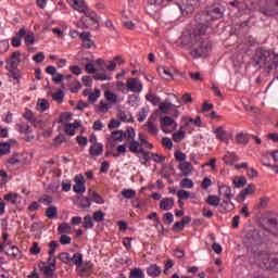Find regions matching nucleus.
I'll return each instance as SVG.
<instances>
[{
  "mask_svg": "<svg viewBox=\"0 0 278 278\" xmlns=\"http://www.w3.org/2000/svg\"><path fill=\"white\" fill-rule=\"evenodd\" d=\"M217 207L220 214H227V212H232V210L236 208V205L233 202H231V200H223L219 202V206Z\"/></svg>",
  "mask_w": 278,
  "mask_h": 278,
  "instance_id": "nucleus-12",
  "label": "nucleus"
},
{
  "mask_svg": "<svg viewBox=\"0 0 278 278\" xmlns=\"http://www.w3.org/2000/svg\"><path fill=\"white\" fill-rule=\"evenodd\" d=\"M72 240L73 239L68 235H62L60 237L59 242H61V244H63V245H66V244H71Z\"/></svg>",
  "mask_w": 278,
  "mask_h": 278,
  "instance_id": "nucleus-62",
  "label": "nucleus"
},
{
  "mask_svg": "<svg viewBox=\"0 0 278 278\" xmlns=\"http://www.w3.org/2000/svg\"><path fill=\"white\" fill-rule=\"evenodd\" d=\"M72 8H74V10H77V12H81L84 14L88 12V5L86 4V2H84V0H72Z\"/></svg>",
  "mask_w": 278,
  "mask_h": 278,
  "instance_id": "nucleus-19",
  "label": "nucleus"
},
{
  "mask_svg": "<svg viewBox=\"0 0 278 278\" xmlns=\"http://www.w3.org/2000/svg\"><path fill=\"white\" fill-rule=\"evenodd\" d=\"M20 134H31V129L29 128V125L26 124H17Z\"/></svg>",
  "mask_w": 278,
  "mask_h": 278,
  "instance_id": "nucleus-55",
  "label": "nucleus"
},
{
  "mask_svg": "<svg viewBox=\"0 0 278 278\" xmlns=\"http://www.w3.org/2000/svg\"><path fill=\"white\" fill-rule=\"evenodd\" d=\"M53 101H56L58 103H63L64 101V91L58 90L55 93L52 94Z\"/></svg>",
  "mask_w": 278,
  "mask_h": 278,
  "instance_id": "nucleus-45",
  "label": "nucleus"
},
{
  "mask_svg": "<svg viewBox=\"0 0 278 278\" xmlns=\"http://www.w3.org/2000/svg\"><path fill=\"white\" fill-rule=\"evenodd\" d=\"M122 194L125 199H134L136 197V190L134 189H124Z\"/></svg>",
  "mask_w": 278,
  "mask_h": 278,
  "instance_id": "nucleus-52",
  "label": "nucleus"
},
{
  "mask_svg": "<svg viewBox=\"0 0 278 278\" xmlns=\"http://www.w3.org/2000/svg\"><path fill=\"white\" fill-rule=\"evenodd\" d=\"M7 71H9V77H12V79H15V80L21 79V71H18V68L7 70Z\"/></svg>",
  "mask_w": 278,
  "mask_h": 278,
  "instance_id": "nucleus-51",
  "label": "nucleus"
},
{
  "mask_svg": "<svg viewBox=\"0 0 278 278\" xmlns=\"http://www.w3.org/2000/svg\"><path fill=\"white\" fill-rule=\"evenodd\" d=\"M116 151L117 152L113 153L114 157H118V155H125L127 153V143L119 144Z\"/></svg>",
  "mask_w": 278,
  "mask_h": 278,
  "instance_id": "nucleus-40",
  "label": "nucleus"
},
{
  "mask_svg": "<svg viewBox=\"0 0 278 278\" xmlns=\"http://www.w3.org/2000/svg\"><path fill=\"white\" fill-rule=\"evenodd\" d=\"M118 111L119 114L117 115V117L122 119L123 123H134V117L130 116L129 118H127V114L125 113V111H121V109H118Z\"/></svg>",
  "mask_w": 278,
  "mask_h": 278,
  "instance_id": "nucleus-48",
  "label": "nucleus"
},
{
  "mask_svg": "<svg viewBox=\"0 0 278 278\" xmlns=\"http://www.w3.org/2000/svg\"><path fill=\"white\" fill-rule=\"evenodd\" d=\"M232 184L235 188H244V186H247V177L237 176L233 178Z\"/></svg>",
  "mask_w": 278,
  "mask_h": 278,
  "instance_id": "nucleus-28",
  "label": "nucleus"
},
{
  "mask_svg": "<svg viewBox=\"0 0 278 278\" xmlns=\"http://www.w3.org/2000/svg\"><path fill=\"white\" fill-rule=\"evenodd\" d=\"M175 206V199L173 198H164L160 202V208L163 210L164 212H168V210H173Z\"/></svg>",
  "mask_w": 278,
  "mask_h": 278,
  "instance_id": "nucleus-17",
  "label": "nucleus"
},
{
  "mask_svg": "<svg viewBox=\"0 0 278 278\" xmlns=\"http://www.w3.org/2000/svg\"><path fill=\"white\" fill-rule=\"evenodd\" d=\"M113 136L116 137V142H123V140H127V132L124 130H114Z\"/></svg>",
  "mask_w": 278,
  "mask_h": 278,
  "instance_id": "nucleus-39",
  "label": "nucleus"
},
{
  "mask_svg": "<svg viewBox=\"0 0 278 278\" xmlns=\"http://www.w3.org/2000/svg\"><path fill=\"white\" fill-rule=\"evenodd\" d=\"M265 7H261L258 12L264 16H277L278 15V0H265Z\"/></svg>",
  "mask_w": 278,
  "mask_h": 278,
  "instance_id": "nucleus-6",
  "label": "nucleus"
},
{
  "mask_svg": "<svg viewBox=\"0 0 278 278\" xmlns=\"http://www.w3.org/2000/svg\"><path fill=\"white\" fill-rule=\"evenodd\" d=\"M40 245H38V242H34L33 243V247L29 249V253L31 255H40Z\"/></svg>",
  "mask_w": 278,
  "mask_h": 278,
  "instance_id": "nucleus-60",
  "label": "nucleus"
},
{
  "mask_svg": "<svg viewBox=\"0 0 278 278\" xmlns=\"http://www.w3.org/2000/svg\"><path fill=\"white\" fill-rule=\"evenodd\" d=\"M218 193L219 197H224V199L228 201H231V199L233 198V193H231V187L226 185H222L218 187Z\"/></svg>",
  "mask_w": 278,
  "mask_h": 278,
  "instance_id": "nucleus-15",
  "label": "nucleus"
},
{
  "mask_svg": "<svg viewBox=\"0 0 278 278\" xmlns=\"http://www.w3.org/2000/svg\"><path fill=\"white\" fill-rule=\"evenodd\" d=\"M103 153V143L94 142L89 148V155L92 157H99Z\"/></svg>",
  "mask_w": 278,
  "mask_h": 278,
  "instance_id": "nucleus-16",
  "label": "nucleus"
},
{
  "mask_svg": "<svg viewBox=\"0 0 278 278\" xmlns=\"http://www.w3.org/2000/svg\"><path fill=\"white\" fill-rule=\"evenodd\" d=\"M73 191L76 194H84V192H86V185H74Z\"/></svg>",
  "mask_w": 278,
  "mask_h": 278,
  "instance_id": "nucleus-58",
  "label": "nucleus"
},
{
  "mask_svg": "<svg viewBox=\"0 0 278 278\" xmlns=\"http://www.w3.org/2000/svg\"><path fill=\"white\" fill-rule=\"evenodd\" d=\"M127 142H134L136 140V129L134 127L126 128Z\"/></svg>",
  "mask_w": 278,
  "mask_h": 278,
  "instance_id": "nucleus-36",
  "label": "nucleus"
},
{
  "mask_svg": "<svg viewBox=\"0 0 278 278\" xmlns=\"http://www.w3.org/2000/svg\"><path fill=\"white\" fill-rule=\"evenodd\" d=\"M179 170L182 173V177H188L189 175H192V163L189 162H181L178 165Z\"/></svg>",
  "mask_w": 278,
  "mask_h": 278,
  "instance_id": "nucleus-21",
  "label": "nucleus"
},
{
  "mask_svg": "<svg viewBox=\"0 0 278 278\" xmlns=\"http://www.w3.org/2000/svg\"><path fill=\"white\" fill-rule=\"evenodd\" d=\"M236 141L239 142V144L247 146L249 144V135L244 132H240L236 136Z\"/></svg>",
  "mask_w": 278,
  "mask_h": 278,
  "instance_id": "nucleus-30",
  "label": "nucleus"
},
{
  "mask_svg": "<svg viewBox=\"0 0 278 278\" xmlns=\"http://www.w3.org/2000/svg\"><path fill=\"white\" fill-rule=\"evenodd\" d=\"M181 188H194V182L192 179L185 178L180 181Z\"/></svg>",
  "mask_w": 278,
  "mask_h": 278,
  "instance_id": "nucleus-57",
  "label": "nucleus"
},
{
  "mask_svg": "<svg viewBox=\"0 0 278 278\" xmlns=\"http://www.w3.org/2000/svg\"><path fill=\"white\" fill-rule=\"evenodd\" d=\"M157 71L162 79H165V81H173L174 77L166 67H159Z\"/></svg>",
  "mask_w": 278,
  "mask_h": 278,
  "instance_id": "nucleus-26",
  "label": "nucleus"
},
{
  "mask_svg": "<svg viewBox=\"0 0 278 278\" xmlns=\"http://www.w3.org/2000/svg\"><path fill=\"white\" fill-rule=\"evenodd\" d=\"M177 197L180 201L188 200V199H190V192H188L186 190H179L177 192Z\"/></svg>",
  "mask_w": 278,
  "mask_h": 278,
  "instance_id": "nucleus-61",
  "label": "nucleus"
},
{
  "mask_svg": "<svg viewBox=\"0 0 278 278\" xmlns=\"http://www.w3.org/2000/svg\"><path fill=\"white\" fill-rule=\"evenodd\" d=\"M71 262L80 268V266L84 264V255L81 253H75L73 256H71Z\"/></svg>",
  "mask_w": 278,
  "mask_h": 278,
  "instance_id": "nucleus-27",
  "label": "nucleus"
},
{
  "mask_svg": "<svg viewBox=\"0 0 278 278\" xmlns=\"http://www.w3.org/2000/svg\"><path fill=\"white\" fill-rule=\"evenodd\" d=\"M40 270H42L45 277L51 278L55 273V256L48 257V265L47 263H42L40 266Z\"/></svg>",
  "mask_w": 278,
  "mask_h": 278,
  "instance_id": "nucleus-8",
  "label": "nucleus"
},
{
  "mask_svg": "<svg viewBox=\"0 0 278 278\" xmlns=\"http://www.w3.org/2000/svg\"><path fill=\"white\" fill-rule=\"evenodd\" d=\"M24 42L25 45H34L36 42V34L29 33L25 35Z\"/></svg>",
  "mask_w": 278,
  "mask_h": 278,
  "instance_id": "nucleus-50",
  "label": "nucleus"
},
{
  "mask_svg": "<svg viewBox=\"0 0 278 278\" xmlns=\"http://www.w3.org/2000/svg\"><path fill=\"white\" fill-rule=\"evenodd\" d=\"M7 164H9V166H14V164H21V153H18V152L13 153L7 160Z\"/></svg>",
  "mask_w": 278,
  "mask_h": 278,
  "instance_id": "nucleus-29",
  "label": "nucleus"
},
{
  "mask_svg": "<svg viewBox=\"0 0 278 278\" xmlns=\"http://www.w3.org/2000/svg\"><path fill=\"white\" fill-rule=\"evenodd\" d=\"M90 205H92V199L88 197H81L79 199V207H81L83 210H86V207H90Z\"/></svg>",
  "mask_w": 278,
  "mask_h": 278,
  "instance_id": "nucleus-32",
  "label": "nucleus"
},
{
  "mask_svg": "<svg viewBox=\"0 0 278 278\" xmlns=\"http://www.w3.org/2000/svg\"><path fill=\"white\" fill-rule=\"evenodd\" d=\"M170 125H174V127H177V123H175V119H173V117L170 116L161 117V127L164 134H170L173 131L167 128V127H170Z\"/></svg>",
  "mask_w": 278,
  "mask_h": 278,
  "instance_id": "nucleus-11",
  "label": "nucleus"
},
{
  "mask_svg": "<svg viewBox=\"0 0 278 278\" xmlns=\"http://www.w3.org/2000/svg\"><path fill=\"white\" fill-rule=\"evenodd\" d=\"M238 160H240V157H238L235 152H228V154L224 156V162L227 166H231L233 162H238Z\"/></svg>",
  "mask_w": 278,
  "mask_h": 278,
  "instance_id": "nucleus-23",
  "label": "nucleus"
},
{
  "mask_svg": "<svg viewBox=\"0 0 278 278\" xmlns=\"http://www.w3.org/2000/svg\"><path fill=\"white\" fill-rule=\"evenodd\" d=\"M59 233H71V225L63 223L58 227Z\"/></svg>",
  "mask_w": 278,
  "mask_h": 278,
  "instance_id": "nucleus-46",
  "label": "nucleus"
},
{
  "mask_svg": "<svg viewBox=\"0 0 278 278\" xmlns=\"http://www.w3.org/2000/svg\"><path fill=\"white\" fill-rule=\"evenodd\" d=\"M250 240H252V242H262V235H260V231L257 229L251 230Z\"/></svg>",
  "mask_w": 278,
  "mask_h": 278,
  "instance_id": "nucleus-34",
  "label": "nucleus"
},
{
  "mask_svg": "<svg viewBox=\"0 0 278 278\" xmlns=\"http://www.w3.org/2000/svg\"><path fill=\"white\" fill-rule=\"evenodd\" d=\"M83 227L85 229H93L94 223L92 222V217L90 215H86L84 217Z\"/></svg>",
  "mask_w": 278,
  "mask_h": 278,
  "instance_id": "nucleus-33",
  "label": "nucleus"
},
{
  "mask_svg": "<svg viewBox=\"0 0 278 278\" xmlns=\"http://www.w3.org/2000/svg\"><path fill=\"white\" fill-rule=\"evenodd\" d=\"M206 12L213 22L218 21L224 16L223 10H220L219 7H212L207 9Z\"/></svg>",
  "mask_w": 278,
  "mask_h": 278,
  "instance_id": "nucleus-13",
  "label": "nucleus"
},
{
  "mask_svg": "<svg viewBox=\"0 0 278 278\" xmlns=\"http://www.w3.org/2000/svg\"><path fill=\"white\" fill-rule=\"evenodd\" d=\"M252 66L265 67L266 73L270 74L271 71H277L278 68V54L264 47L257 48L253 56Z\"/></svg>",
  "mask_w": 278,
  "mask_h": 278,
  "instance_id": "nucleus-1",
  "label": "nucleus"
},
{
  "mask_svg": "<svg viewBox=\"0 0 278 278\" xmlns=\"http://www.w3.org/2000/svg\"><path fill=\"white\" fill-rule=\"evenodd\" d=\"M149 277H160L162 275V268L157 264H152L148 267Z\"/></svg>",
  "mask_w": 278,
  "mask_h": 278,
  "instance_id": "nucleus-22",
  "label": "nucleus"
},
{
  "mask_svg": "<svg viewBox=\"0 0 278 278\" xmlns=\"http://www.w3.org/2000/svg\"><path fill=\"white\" fill-rule=\"evenodd\" d=\"M5 255L12 257V260H21L23 257V252H21L16 245H11L5 252Z\"/></svg>",
  "mask_w": 278,
  "mask_h": 278,
  "instance_id": "nucleus-18",
  "label": "nucleus"
},
{
  "mask_svg": "<svg viewBox=\"0 0 278 278\" xmlns=\"http://www.w3.org/2000/svg\"><path fill=\"white\" fill-rule=\"evenodd\" d=\"M243 195L249 197V194H255V185L250 184L245 189L241 191Z\"/></svg>",
  "mask_w": 278,
  "mask_h": 278,
  "instance_id": "nucleus-53",
  "label": "nucleus"
},
{
  "mask_svg": "<svg viewBox=\"0 0 278 278\" xmlns=\"http://www.w3.org/2000/svg\"><path fill=\"white\" fill-rule=\"evenodd\" d=\"M146 99H147V101H150V103H152V105H160V101H161L160 97H157L153 93H148L146 96Z\"/></svg>",
  "mask_w": 278,
  "mask_h": 278,
  "instance_id": "nucleus-42",
  "label": "nucleus"
},
{
  "mask_svg": "<svg viewBox=\"0 0 278 278\" xmlns=\"http://www.w3.org/2000/svg\"><path fill=\"white\" fill-rule=\"evenodd\" d=\"M170 108H173V103L164 104V102L160 103L161 114H168L170 112Z\"/></svg>",
  "mask_w": 278,
  "mask_h": 278,
  "instance_id": "nucleus-56",
  "label": "nucleus"
},
{
  "mask_svg": "<svg viewBox=\"0 0 278 278\" xmlns=\"http://www.w3.org/2000/svg\"><path fill=\"white\" fill-rule=\"evenodd\" d=\"M260 260L262 262L263 268H266V270H273L274 273H278L277 257H270L268 254H261Z\"/></svg>",
  "mask_w": 278,
  "mask_h": 278,
  "instance_id": "nucleus-7",
  "label": "nucleus"
},
{
  "mask_svg": "<svg viewBox=\"0 0 278 278\" xmlns=\"http://www.w3.org/2000/svg\"><path fill=\"white\" fill-rule=\"evenodd\" d=\"M214 134H215L217 140H225L226 134H225V130H223L222 127H217V128L214 130Z\"/></svg>",
  "mask_w": 278,
  "mask_h": 278,
  "instance_id": "nucleus-59",
  "label": "nucleus"
},
{
  "mask_svg": "<svg viewBox=\"0 0 278 278\" xmlns=\"http://www.w3.org/2000/svg\"><path fill=\"white\" fill-rule=\"evenodd\" d=\"M162 144L165 149H173V141L168 137L162 139Z\"/></svg>",
  "mask_w": 278,
  "mask_h": 278,
  "instance_id": "nucleus-64",
  "label": "nucleus"
},
{
  "mask_svg": "<svg viewBox=\"0 0 278 278\" xmlns=\"http://www.w3.org/2000/svg\"><path fill=\"white\" fill-rule=\"evenodd\" d=\"M59 260L62 264H71V254L68 252H61L59 254Z\"/></svg>",
  "mask_w": 278,
  "mask_h": 278,
  "instance_id": "nucleus-43",
  "label": "nucleus"
},
{
  "mask_svg": "<svg viewBox=\"0 0 278 278\" xmlns=\"http://www.w3.org/2000/svg\"><path fill=\"white\" fill-rule=\"evenodd\" d=\"M10 153V143L0 142V155H8Z\"/></svg>",
  "mask_w": 278,
  "mask_h": 278,
  "instance_id": "nucleus-49",
  "label": "nucleus"
},
{
  "mask_svg": "<svg viewBox=\"0 0 278 278\" xmlns=\"http://www.w3.org/2000/svg\"><path fill=\"white\" fill-rule=\"evenodd\" d=\"M104 98L106 99V101H108L109 103H116V101H117V99H118V97L116 96V93H114V92H112V91H110V90H108V91L104 92Z\"/></svg>",
  "mask_w": 278,
  "mask_h": 278,
  "instance_id": "nucleus-37",
  "label": "nucleus"
},
{
  "mask_svg": "<svg viewBox=\"0 0 278 278\" xmlns=\"http://www.w3.org/2000/svg\"><path fill=\"white\" fill-rule=\"evenodd\" d=\"M126 88L130 92H142V83L138 78H128L126 81Z\"/></svg>",
  "mask_w": 278,
  "mask_h": 278,
  "instance_id": "nucleus-10",
  "label": "nucleus"
},
{
  "mask_svg": "<svg viewBox=\"0 0 278 278\" xmlns=\"http://www.w3.org/2000/svg\"><path fill=\"white\" fill-rule=\"evenodd\" d=\"M212 49V41L208 38H203L201 35L197 34L195 41L192 43L191 55L194 60L199 58H207Z\"/></svg>",
  "mask_w": 278,
  "mask_h": 278,
  "instance_id": "nucleus-2",
  "label": "nucleus"
},
{
  "mask_svg": "<svg viewBox=\"0 0 278 278\" xmlns=\"http://www.w3.org/2000/svg\"><path fill=\"white\" fill-rule=\"evenodd\" d=\"M18 193H9L4 195V201H8V203H12V205H16Z\"/></svg>",
  "mask_w": 278,
  "mask_h": 278,
  "instance_id": "nucleus-41",
  "label": "nucleus"
},
{
  "mask_svg": "<svg viewBox=\"0 0 278 278\" xmlns=\"http://www.w3.org/2000/svg\"><path fill=\"white\" fill-rule=\"evenodd\" d=\"M46 216L50 220L53 218H58V207L55 206H50L46 210Z\"/></svg>",
  "mask_w": 278,
  "mask_h": 278,
  "instance_id": "nucleus-31",
  "label": "nucleus"
},
{
  "mask_svg": "<svg viewBox=\"0 0 278 278\" xmlns=\"http://www.w3.org/2000/svg\"><path fill=\"white\" fill-rule=\"evenodd\" d=\"M205 203H207V205H212L213 207H218L220 204V197L210 194L205 199Z\"/></svg>",
  "mask_w": 278,
  "mask_h": 278,
  "instance_id": "nucleus-24",
  "label": "nucleus"
},
{
  "mask_svg": "<svg viewBox=\"0 0 278 278\" xmlns=\"http://www.w3.org/2000/svg\"><path fill=\"white\" fill-rule=\"evenodd\" d=\"M152 121H155L154 115L150 117V121H148L146 127L148 128L149 134H152V136H157V127L155 126V124H153Z\"/></svg>",
  "mask_w": 278,
  "mask_h": 278,
  "instance_id": "nucleus-25",
  "label": "nucleus"
},
{
  "mask_svg": "<svg viewBox=\"0 0 278 278\" xmlns=\"http://www.w3.org/2000/svg\"><path fill=\"white\" fill-rule=\"evenodd\" d=\"M89 21H92V25H96V29H99V20H97V14L94 12H89L88 14L81 16V23L86 24Z\"/></svg>",
  "mask_w": 278,
  "mask_h": 278,
  "instance_id": "nucleus-20",
  "label": "nucleus"
},
{
  "mask_svg": "<svg viewBox=\"0 0 278 278\" xmlns=\"http://www.w3.org/2000/svg\"><path fill=\"white\" fill-rule=\"evenodd\" d=\"M185 138H186V132L181 130H178L173 135L174 142H181V140H184Z\"/></svg>",
  "mask_w": 278,
  "mask_h": 278,
  "instance_id": "nucleus-47",
  "label": "nucleus"
},
{
  "mask_svg": "<svg viewBox=\"0 0 278 278\" xmlns=\"http://www.w3.org/2000/svg\"><path fill=\"white\" fill-rule=\"evenodd\" d=\"M195 30L199 36H203L212 27V17L207 11H202L195 15Z\"/></svg>",
  "mask_w": 278,
  "mask_h": 278,
  "instance_id": "nucleus-3",
  "label": "nucleus"
},
{
  "mask_svg": "<svg viewBox=\"0 0 278 278\" xmlns=\"http://www.w3.org/2000/svg\"><path fill=\"white\" fill-rule=\"evenodd\" d=\"M129 278H144V271H142L140 268L135 267L130 270Z\"/></svg>",
  "mask_w": 278,
  "mask_h": 278,
  "instance_id": "nucleus-38",
  "label": "nucleus"
},
{
  "mask_svg": "<svg viewBox=\"0 0 278 278\" xmlns=\"http://www.w3.org/2000/svg\"><path fill=\"white\" fill-rule=\"evenodd\" d=\"M92 218L96 223H103V220H105V214L103 211L99 210L93 212Z\"/></svg>",
  "mask_w": 278,
  "mask_h": 278,
  "instance_id": "nucleus-35",
  "label": "nucleus"
},
{
  "mask_svg": "<svg viewBox=\"0 0 278 278\" xmlns=\"http://www.w3.org/2000/svg\"><path fill=\"white\" fill-rule=\"evenodd\" d=\"M152 160L153 162H156V164H162V162H166V156L159 154V153H152Z\"/></svg>",
  "mask_w": 278,
  "mask_h": 278,
  "instance_id": "nucleus-54",
  "label": "nucleus"
},
{
  "mask_svg": "<svg viewBox=\"0 0 278 278\" xmlns=\"http://www.w3.org/2000/svg\"><path fill=\"white\" fill-rule=\"evenodd\" d=\"M164 1H166V0H148L149 13L153 14V12H160V10H162V5H164Z\"/></svg>",
  "mask_w": 278,
  "mask_h": 278,
  "instance_id": "nucleus-14",
  "label": "nucleus"
},
{
  "mask_svg": "<svg viewBox=\"0 0 278 278\" xmlns=\"http://www.w3.org/2000/svg\"><path fill=\"white\" fill-rule=\"evenodd\" d=\"M167 3H175L178 5L182 16H188L201 5V0H167Z\"/></svg>",
  "mask_w": 278,
  "mask_h": 278,
  "instance_id": "nucleus-4",
  "label": "nucleus"
},
{
  "mask_svg": "<svg viewBox=\"0 0 278 278\" xmlns=\"http://www.w3.org/2000/svg\"><path fill=\"white\" fill-rule=\"evenodd\" d=\"M128 148L130 153H135L138 155V153L142 154V157L140 159V163L142 166H149V162L151 161V152L146 151L144 148L140 147V141L138 140H132L131 142L128 143Z\"/></svg>",
  "mask_w": 278,
  "mask_h": 278,
  "instance_id": "nucleus-5",
  "label": "nucleus"
},
{
  "mask_svg": "<svg viewBox=\"0 0 278 278\" xmlns=\"http://www.w3.org/2000/svg\"><path fill=\"white\" fill-rule=\"evenodd\" d=\"M21 63V53L15 51L11 54L9 59H7V70L18 68V64Z\"/></svg>",
  "mask_w": 278,
  "mask_h": 278,
  "instance_id": "nucleus-9",
  "label": "nucleus"
},
{
  "mask_svg": "<svg viewBox=\"0 0 278 278\" xmlns=\"http://www.w3.org/2000/svg\"><path fill=\"white\" fill-rule=\"evenodd\" d=\"M101 97V91L99 89H94V92L89 93V103H97V100Z\"/></svg>",
  "mask_w": 278,
  "mask_h": 278,
  "instance_id": "nucleus-44",
  "label": "nucleus"
},
{
  "mask_svg": "<svg viewBox=\"0 0 278 278\" xmlns=\"http://www.w3.org/2000/svg\"><path fill=\"white\" fill-rule=\"evenodd\" d=\"M163 220L166 223V225H170L173 220H175V217L173 216V213H165L163 215Z\"/></svg>",
  "mask_w": 278,
  "mask_h": 278,
  "instance_id": "nucleus-63",
  "label": "nucleus"
}]
</instances>
